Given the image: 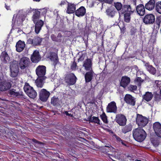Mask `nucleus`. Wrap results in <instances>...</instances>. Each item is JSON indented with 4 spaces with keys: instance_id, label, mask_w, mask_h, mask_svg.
<instances>
[{
    "instance_id": "obj_1",
    "label": "nucleus",
    "mask_w": 161,
    "mask_h": 161,
    "mask_svg": "<svg viewBox=\"0 0 161 161\" xmlns=\"http://www.w3.org/2000/svg\"><path fill=\"white\" fill-rule=\"evenodd\" d=\"M133 135L136 140L138 142H142L146 138L147 133L142 128H138L133 130Z\"/></svg>"
},
{
    "instance_id": "obj_2",
    "label": "nucleus",
    "mask_w": 161,
    "mask_h": 161,
    "mask_svg": "<svg viewBox=\"0 0 161 161\" xmlns=\"http://www.w3.org/2000/svg\"><path fill=\"white\" fill-rule=\"evenodd\" d=\"M24 91L27 95L31 98H35L37 95L36 91L34 89L33 87L30 86L29 83H25L24 87Z\"/></svg>"
},
{
    "instance_id": "obj_3",
    "label": "nucleus",
    "mask_w": 161,
    "mask_h": 161,
    "mask_svg": "<svg viewBox=\"0 0 161 161\" xmlns=\"http://www.w3.org/2000/svg\"><path fill=\"white\" fill-rule=\"evenodd\" d=\"M10 76L12 77H16L19 73V62L14 60L10 63Z\"/></svg>"
},
{
    "instance_id": "obj_4",
    "label": "nucleus",
    "mask_w": 161,
    "mask_h": 161,
    "mask_svg": "<svg viewBox=\"0 0 161 161\" xmlns=\"http://www.w3.org/2000/svg\"><path fill=\"white\" fill-rule=\"evenodd\" d=\"M136 122L140 128H142L145 126L148 122V119L142 115L137 114Z\"/></svg>"
},
{
    "instance_id": "obj_5",
    "label": "nucleus",
    "mask_w": 161,
    "mask_h": 161,
    "mask_svg": "<svg viewBox=\"0 0 161 161\" xmlns=\"http://www.w3.org/2000/svg\"><path fill=\"white\" fill-rule=\"evenodd\" d=\"M77 78L74 74L71 73L65 75L64 80L68 85H72L76 82Z\"/></svg>"
},
{
    "instance_id": "obj_6",
    "label": "nucleus",
    "mask_w": 161,
    "mask_h": 161,
    "mask_svg": "<svg viewBox=\"0 0 161 161\" xmlns=\"http://www.w3.org/2000/svg\"><path fill=\"white\" fill-rule=\"evenodd\" d=\"M7 95L13 97L25 99V95L21 91L16 92V90L14 89L9 90L7 92Z\"/></svg>"
},
{
    "instance_id": "obj_7",
    "label": "nucleus",
    "mask_w": 161,
    "mask_h": 161,
    "mask_svg": "<svg viewBox=\"0 0 161 161\" xmlns=\"http://www.w3.org/2000/svg\"><path fill=\"white\" fill-rule=\"evenodd\" d=\"M30 61L29 58L24 57L20 59L19 66L22 70H24L27 68L30 65Z\"/></svg>"
},
{
    "instance_id": "obj_8",
    "label": "nucleus",
    "mask_w": 161,
    "mask_h": 161,
    "mask_svg": "<svg viewBox=\"0 0 161 161\" xmlns=\"http://www.w3.org/2000/svg\"><path fill=\"white\" fill-rule=\"evenodd\" d=\"M46 67L44 65H39L37 67L36 70V75L39 77H45V76L46 73Z\"/></svg>"
},
{
    "instance_id": "obj_9",
    "label": "nucleus",
    "mask_w": 161,
    "mask_h": 161,
    "mask_svg": "<svg viewBox=\"0 0 161 161\" xmlns=\"http://www.w3.org/2000/svg\"><path fill=\"white\" fill-rule=\"evenodd\" d=\"M115 121L120 126H124L126 124L127 119L124 115L119 114L116 115Z\"/></svg>"
},
{
    "instance_id": "obj_10",
    "label": "nucleus",
    "mask_w": 161,
    "mask_h": 161,
    "mask_svg": "<svg viewBox=\"0 0 161 161\" xmlns=\"http://www.w3.org/2000/svg\"><path fill=\"white\" fill-rule=\"evenodd\" d=\"M50 95V93L46 89H42L39 92V99L42 102H46Z\"/></svg>"
},
{
    "instance_id": "obj_11",
    "label": "nucleus",
    "mask_w": 161,
    "mask_h": 161,
    "mask_svg": "<svg viewBox=\"0 0 161 161\" xmlns=\"http://www.w3.org/2000/svg\"><path fill=\"white\" fill-rule=\"evenodd\" d=\"M155 20L154 15L152 14H148L145 16L143 21L146 24H153Z\"/></svg>"
},
{
    "instance_id": "obj_12",
    "label": "nucleus",
    "mask_w": 161,
    "mask_h": 161,
    "mask_svg": "<svg viewBox=\"0 0 161 161\" xmlns=\"http://www.w3.org/2000/svg\"><path fill=\"white\" fill-rule=\"evenodd\" d=\"M153 130L155 135L161 138V124L159 122H155L153 124Z\"/></svg>"
},
{
    "instance_id": "obj_13",
    "label": "nucleus",
    "mask_w": 161,
    "mask_h": 161,
    "mask_svg": "<svg viewBox=\"0 0 161 161\" xmlns=\"http://www.w3.org/2000/svg\"><path fill=\"white\" fill-rule=\"evenodd\" d=\"M41 57L39 54V51L37 50L34 51L31 55V59L32 62L37 63L41 60Z\"/></svg>"
},
{
    "instance_id": "obj_14",
    "label": "nucleus",
    "mask_w": 161,
    "mask_h": 161,
    "mask_svg": "<svg viewBox=\"0 0 161 161\" xmlns=\"http://www.w3.org/2000/svg\"><path fill=\"white\" fill-rule=\"evenodd\" d=\"M12 84L8 81H2L0 82V91H5L9 90L11 87Z\"/></svg>"
},
{
    "instance_id": "obj_15",
    "label": "nucleus",
    "mask_w": 161,
    "mask_h": 161,
    "mask_svg": "<svg viewBox=\"0 0 161 161\" xmlns=\"http://www.w3.org/2000/svg\"><path fill=\"white\" fill-rule=\"evenodd\" d=\"M107 15L109 17H114L117 14L115 8L112 6L108 7L106 10Z\"/></svg>"
},
{
    "instance_id": "obj_16",
    "label": "nucleus",
    "mask_w": 161,
    "mask_h": 161,
    "mask_svg": "<svg viewBox=\"0 0 161 161\" xmlns=\"http://www.w3.org/2000/svg\"><path fill=\"white\" fill-rule=\"evenodd\" d=\"M106 110L107 112L116 113L117 110L116 103L113 101L109 103L107 107Z\"/></svg>"
},
{
    "instance_id": "obj_17",
    "label": "nucleus",
    "mask_w": 161,
    "mask_h": 161,
    "mask_svg": "<svg viewBox=\"0 0 161 161\" xmlns=\"http://www.w3.org/2000/svg\"><path fill=\"white\" fill-rule=\"evenodd\" d=\"M92 59L87 58L83 62V66L86 71L93 70L92 69Z\"/></svg>"
},
{
    "instance_id": "obj_18",
    "label": "nucleus",
    "mask_w": 161,
    "mask_h": 161,
    "mask_svg": "<svg viewBox=\"0 0 161 161\" xmlns=\"http://www.w3.org/2000/svg\"><path fill=\"white\" fill-rule=\"evenodd\" d=\"M130 78L127 76H124L122 77L120 81V86L125 88L130 83Z\"/></svg>"
},
{
    "instance_id": "obj_19",
    "label": "nucleus",
    "mask_w": 161,
    "mask_h": 161,
    "mask_svg": "<svg viewBox=\"0 0 161 161\" xmlns=\"http://www.w3.org/2000/svg\"><path fill=\"white\" fill-rule=\"evenodd\" d=\"M35 24V31L37 34H38L42 29L44 24V22L42 20H37L36 22H33Z\"/></svg>"
},
{
    "instance_id": "obj_20",
    "label": "nucleus",
    "mask_w": 161,
    "mask_h": 161,
    "mask_svg": "<svg viewBox=\"0 0 161 161\" xmlns=\"http://www.w3.org/2000/svg\"><path fill=\"white\" fill-rule=\"evenodd\" d=\"M124 100L128 104L134 106L135 104V98L131 95L126 94L124 97Z\"/></svg>"
},
{
    "instance_id": "obj_21",
    "label": "nucleus",
    "mask_w": 161,
    "mask_h": 161,
    "mask_svg": "<svg viewBox=\"0 0 161 161\" xmlns=\"http://www.w3.org/2000/svg\"><path fill=\"white\" fill-rule=\"evenodd\" d=\"M145 6L143 4H140L136 7V11L137 13L140 16H142L145 14Z\"/></svg>"
},
{
    "instance_id": "obj_22",
    "label": "nucleus",
    "mask_w": 161,
    "mask_h": 161,
    "mask_svg": "<svg viewBox=\"0 0 161 161\" xmlns=\"http://www.w3.org/2000/svg\"><path fill=\"white\" fill-rule=\"evenodd\" d=\"M25 47V42L20 40L16 43V50L19 52H21L24 49Z\"/></svg>"
},
{
    "instance_id": "obj_23",
    "label": "nucleus",
    "mask_w": 161,
    "mask_h": 161,
    "mask_svg": "<svg viewBox=\"0 0 161 161\" xmlns=\"http://www.w3.org/2000/svg\"><path fill=\"white\" fill-rule=\"evenodd\" d=\"M86 12V9L83 6L80 7L75 11V15L78 17L83 16Z\"/></svg>"
},
{
    "instance_id": "obj_24",
    "label": "nucleus",
    "mask_w": 161,
    "mask_h": 161,
    "mask_svg": "<svg viewBox=\"0 0 161 161\" xmlns=\"http://www.w3.org/2000/svg\"><path fill=\"white\" fill-rule=\"evenodd\" d=\"M155 0H150L145 5V8L149 10H152L155 6Z\"/></svg>"
},
{
    "instance_id": "obj_25",
    "label": "nucleus",
    "mask_w": 161,
    "mask_h": 161,
    "mask_svg": "<svg viewBox=\"0 0 161 161\" xmlns=\"http://www.w3.org/2000/svg\"><path fill=\"white\" fill-rule=\"evenodd\" d=\"M145 66L146 67L147 71L150 73L154 75L156 74L157 72L156 69L152 65H150L149 63H145Z\"/></svg>"
},
{
    "instance_id": "obj_26",
    "label": "nucleus",
    "mask_w": 161,
    "mask_h": 161,
    "mask_svg": "<svg viewBox=\"0 0 161 161\" xmlns=\"http://www.w3.org/2000/svg\"><path fill=\"white\" fill-rule=\"evenodd\" d=\"M135 11V9H132L130 5L124 4L123 5V8L121 10V14H122L126 12L130 13V11H133L134 13Z\"/></svg>"
},
{
    "instance_id": "obj_27",
    "label": "nucleus",
    "mask_w": 161,
    "mask_h": 161,
    "mask_svg": "<svg viewBox=\"0 0 161 161\" xmlns=\"http://www.w3.org/2000/svg\"><path fill=\"white\" fill-rule=\"evenodd\" d=\"M94 73L93 70H90L86 73L85 75V78L86 83L89 82L91 81L93 78Z\"/></svg>"
},
{
    "instance_id": "obj_28",
    "label": "nucleus",
    "mask_w": 161,
    "mask_h": 161,
    "mask_svg": "<svg viewBox=\"0 0 161 161\" xmlns=\"http://www.w3.org/2000/svg\"><path fill=\"white\" fill-rule=\"evenodd\" d=\"M108 157L113 161H116L115 159H119L120 158V153L118 151H115L112 154H108Z\"/></svg>"
},
{
    "instance_id": "obj_29",
    "label": "nucleus",
    "mask_w": 161,
    "mask_h": 161,
    "mask_svg": "<svg viewBox=\"0 0 161 161\" xmlns=\"http://www.w3.org/2000/svg\"><path fill=\"white\" fill-rule=\"evenodd\" d=\"M33 10L34 11L33 12V15L32 16V19L33 22H36L37 20H38L41 17V12L38 10V9H35Z\"/></svg>"
},
{
    "instance_id": "obj_30",
    "label": "nucleus",
    "mask_w": 161,
    "mask_h": 161,
    "mask_svg": "<svg viewBox=\"0 0 161 161\" xmlns=\"http://www.w3.org/2000/svg\"><path fill=\"white\" fill-rule=\"evenodd\" d=\"M68 7L67 8V13L68 14H71L75 12V5L68 3Z\"/></svg>"
},
{
    "instance_id": "obj_31",
    "label": "nucleus",
    "mask_w": 161,
    "mask_h": 161,
    "mask_svg": "<svg viewBox=\"0 0 161 161\" xmlns=\"http://www.w3.org/2000/svg\"><path fill=\"white\" fill-rule=\"evenodd\" d=\"M153 97V95L151 92H146L142 96L143 99L147 102L150 101Z\"/></svg>"
},
{
    "instance_id": "obj_32",
    "label": "nucleus",
    "mask_w": 161,
    "mask_h": 161,
    "mask_svg": "<svg viewBox=\"0 0 161 161\" xmlns=\"http://www.w3.org/2000/svg\"><path fill=\"white\" fill-rule=\"evenodd\" d=\"M46 78H45L44 77H43V78L38 77L35 81V83L37 87L42 88L44 84L43 81Z\"/></svg>"
},
{
    "instance_id": "obj_33",
    "label": "nucleus",
    "mask_w": 161,
    "mask_h": 161,
    "mask_svg": "<svg viewBox=\"0 0 161 161\" xmlns=\"http://www.w3.org/2000/svg\"><path fill=\"white\" fill-rule=\"evenodd\" d=\"M0 58L1 60L5 63H6L7 61L9 59V57L7 52L5 51L2 52L0 55Z\"/></svg>"
},
{
    "instance_id": "obj_34",
    "label": "nucleus",
    "mask_w": 161,
    "mask_h": 161,
    "mask_svg": "<svg viewBox=\"0 0 161 161\" xmlns=\"http://www.w3.org/2000/svg\"><path fill=\"white\" fill-rule=\"evenodd\" d=\"M62 37L61 33H59L57 36H56L54 34H52L51 36V37L53 41L61 42L62 41L61 37Z\"/></svg>"
},
{
    "instance_id": "obj_35",
    "label": "nucleus",
    "mask_w": 161,
    "mask_h": 161,
    "mask_svg": "<svg viewBox=\"0 0 161 161\" xmlns=\"http://www.w3.org/2000/svg\"><path fill=\"white\" fill-rule=\"evenodd\" d=\"M133 11H130V13L126 12L124 14V20L126 23H129L130 21L131 14L133 13Z\"/></svg>"
},
{
    "instance_id": "obj_36",
    "label": "nucleus",
    "mask_w": 161,
    "mask_h": 161,
    "mask_svg": "<svg viewBox=\"0 0 161 161\" xmlns=\"http://www.w3.org/2000/svg\"><path fill=\"white\" fill-rule=\"evenodd\" d=\"M42 41V38L38 36H36L33 39V46L40 45Z\"/></svg>"
},
{
    "instance_id": "obj_37",
    "label": "nucleus",
    "mask_w": 161,
    "mask_h": 161,
    "mask_svg": "<svg viewBox=\"0 0 161 161\" xmlns=\"http://www.w3.org/2000/svg\"><path fill=\"white\" fill-rule=\"evenodd\" d=\"M50 59L53 62V64L54 66L56 65L58 62V57L56 54L50 56Z\"/></svg>"
},
{
    "instance_id": "obj_38",
    "label": "nucleus",
    "mask_w": 161,
    "mask_h": 161,
    "mask_svg": "<svg viewBox=\"0 0 161 161\" xmlns=\"http://www.w3.org/2000/svg\"><path fill=\"white\" fill-rule=\"evenodd\" d=\"M88 119H89L88 120L90 122H91L100 124V120L98 117L93 116L92 117H90Z\"/></svg>"
},
{
    "instance_id": "obj_39",
    "label": "nucleus",
    "mask_w": 161,
    "mask_h": 161,
    "mask_svg": "<svg viewBox=\"0 0 161 161\" xmlns=\"http://www.w3.org/2000/svg\"><path fill=\"white\" fill-rule=\"evenodd\" d=\"M132 130V126L131 125H128L124 127L122 129V132L124 133H126Z\"/></svg>"
},
{
    "instance_id": "obj_40",
    "label": "nucleus",
    "mask_w": 161,
    "mask_h": 161,
    "mask_svg": "<svg viewBox=\"0 0 161 161\" xmlns=\"http://www.w3.org/2000/svg\"><path fill=\"white\" fill-rule=\"evenodd\" d=\"M159 137H154L152 138L151 141L152 143L155 146H158L160 142V140H159Z\"/></svg>"
},
{
    "instance_id": "obj_41",
    "label": "nucleus",
    "mask_w": 161,
    "mask_h": 161,
    "mask_svg": "<svg viewBox=\"0 0 161 161\" xmlns=\"http://www.w3.org/2000/svg\"><path fill=\"white\" fill-rule=\"evenodd\" d=\"M113 136L116 139V141L117 142L119 143H121L123 145L126 146V144L125 143V141L122 140L120 137L118 136L115 134Z\"/></svg>"
},
{
    "instance_id": "obj_42",
    "label": "nucleus",
    "mask_w": 161,
    "mask_h": 161,
    "mask_svg": "<svg viewBox=\"0 0 161 161\" xmlns=\"http://www.w3.org/2000/svg\"><path fill=\"white\" fill-rule=\"evenodd\" d=\"M51 103L54 106L58 105L59 103V99L57 97H53L51 99Z\"/></svg>"
},
{
    "instance_id": "obj_43",
    "label": "nucleus",
    "mask_w": 161,
    "mask_h": 161,
    "mask_svg": "<svg viewBox=\"0 0 161 161\" xmlns=\"http://www.w3.org/2000/svg\"><path fill=\"white\" fill-rule=\"evenodd\" d=\"M114 6L118 11L121 10L123 8V5L121 3L115 2L114 3Z\"/></svg>"
},
{
    "instance_id": "obj_44",
    "label": "nucleus",
    "mask_w": 161,
    "mask_h": 161,
    "mask_svg": "<svg viewBox=\"0 0 161 161\" xmlns=\"http://www.w3.org/2000/svg\"><path fill=\"white\" fill-rule=\"evenodd\" d=\"M156 11L160 14H161V2H158L155 5Z\"/></svg>"
},
{
    "instance_id": "obj_45",
    "label": "nucleus",
    "mask_w": 161,
    "mask_h": 161,
    "mask_svg": "<svg viewBox=\"0 0 161 161\" xmlns=\"http://www.w3.org/2000/svg\"><path fill=\"white\" fill-rule=\"evenodd\" d=\"M128 89L129 91L134 92V91L137 90V87L136 85H130L128 86Z\"/></svg>"
},
{
    "instance_id": "obj_46",
    "label": "nucleus",
    "mask_w": 161,
    "mask_h": 161,
    "mask_svg": "<svg viewBox=\"0 0 161 161\" xmlns=\"http://www.w3.org/2000/svg\"><path fill=\"white\" fill-rule=\"evenodd\" d=\"M111 148L109 147L108 146H105L103 148L102 150L103 153L108 154V153L111 151Z\"/></svg>"
},
{
    "instance_id": "obj_47",
    "label": "nucleus",
    "mask_w": 161,
    "mask_h": 161,
    "mask_svg": "<svg viewBox=\"0 0 161 161\" xmlns=\"http://www.w3.org/2000/svg\"><path fill=\"white\" fill-rule=\"evenodd\" d=\"M100 116L103 122L105 123H108L107 116H106L105 113H103Z\"/></svg>"
},
{
    "instance_id": "obj_48",
    "label": "nucleus",
    "mask_w": 161,
    "mask_h": 161,
    "mask_svg": "<svg viewBox=\"0 0 161 161\" xmlns=\"http://www.w3.org/2000/svg\"><path fill=\"white\" fill-rule=\"evenodd\" d=\"M77 66V63L75 62V60L72 63V64L71 65V69L72 70H75L76 69V67Z\"/></svg>"
},
{
    "instance_id": "obj_49",
    "label": "nucleus",
    "mask_w": 161,
    "mask_h": 161,
    "mask_svg": "<svg viewBox=\"0 0 161 161\" xmlns=\"http://www.w3.org/2000/svg\"><path fill=\"white\" fill-rule=\"evenodd\" d=\"M31 140L34 142L37 143L40 145H44V144L42 142L39 141L35 138L32 139H31Z\"/></svg>"
},
{
    "instance_id": "obj_50",
    "label": "nucleus",
    "mask_w": 161,
    "mask_h": 161,
    "mask_svg": "<svg viewBox=\"0 0 161 161\" xmlns=\"http://www.w3.org/2000/svg\"><path fill=\"white\" fill-rule=\"evenodd\" d=\"M161 96L160 94L156 93L154 95V100L156 101H159L161 99Z\"/></svg>"
},
{
    "instance_id": "obj_51",
    "label": "nucleus",
    "mask_w": 161,
    "mask_h": 161,
    "mask_svg": "<svg viewBox=\"0 0 161 161\" xmlns=\"http://www.w3.org/2000/svg\"><path fill=\"white\" fill-rule=\"evenodd\" d=\"M85 55L84 54H82L79 57L78 59V62L80 61H82L84 60L85 58Z\"/></svg>"
},
{
    "instance_id": "obj_52",
    "label": "nucleus",
    "mask_w": 161,
    "mask_h": 161,
    "mask_svg": "<svg viewBox=\"0 0 161 161\" xmlns=\"http://www.w3.org/2000/svg\"><path fill=\"white\" fill-rule=\"evenodd\" d=\"M137 30L136 28L133 27H132L130 31V32L131 33V35H134L135 34V33L136 32Z\"/></svg>"
},
{
    "instance_id": "obj_53",
    "label": "nucleus",
    "mask_w": 161,
    "mask_h": 161,
    "mask_svg": "<svg viewBox=\"0 0 161 161\" xmlns=\"http://www.w3.org/2000/svg\"><path fill=\"white\" fill-rule=\"evenodd\" d=\"M33 39L30 38L27 40L26 43L27 44H31L33 46Z\"/></svg>"
},
{
    "instance_id": "obj_54",
    "label": "nucleus",
    "mask_w": 161,
    "mask_h": 161,
    "mask_svg": "<svg viewBox=\"0 0 161 161\" xmlns=\"http://www.w3.org/2000/svg\"><path fill=\"white\" fill-rule=\"evenodd\" d=\"M161 22V19L159 17H158L156 18V24L159 26Z\"/></svg>"
},
{
    "instance_id": "obj_55",
    "label": "nucleus",
    "mask_w": 161,
    "mask_h": 161,
    "mask_svg": "<svg viewBox=\"0 0 161 161\" xmlns=\"http://www.w3.org/2000/svg\"><path fill=\"white\" fill-rule=\"evenodd\" d=\"M155 83L157 87L160 88L161 85V81L159 80H156L155 81Z\"/></svg>"
},
{
    "instance_id": "obj_56",
    "label": "nucleus",
    "mask_w": 161,
    "mask_h": 161,
    "mask_svg": "<svg viewBox=\"0 0 161 161\" xmlns=\"http://www.w3.org/2000/svg\"><path fill=\"white\" fill-rule=\"evenodd\" d=\"M114 0H103V2H104L105 3H107L109 4H111Z\"/></svg>"
},
{
    "instance_id": "obj_57",
    "label": "nucleus",
    "mask_w": 161,
    "mask_h": 161,
    "mask_svg": "<svg viewBox=\"0 0 161 161\" xmlns=\"http://www.w3.org/2000/svg\"><path fill=\"white\" fill-rule=\"evenodd\" d=\"M63 114H65L67 116H69L70 117H73V114H69L68 112L67 111H64L63 112Z\"/></svg>"
},
{
    "instance_id": "obj_58",
    "label": "nucleus",
    "mask_w": 161,
    "mask_h": 161,
    "mask_svg": "<svg viewBox=\"0 0 161 161\" xmlns=\"http://www.w3.org/2000/svg\"><path fill=\"white\" fill-rule=\"evenodd\" d=\"M135 80L137 82H142L143 81V80H142L141 77H137Z\"/></svg>"
},
{
    "instance_id": "obj_59",
    "label": "nucleus",
    "mask_w": 161,
    "mask_h": 161,
    "mask_svg": "<svg viewBox=\"0 0 161 161\" xmlns=\"http://www.w3.org/2000/svg\"><path fill=\"white\" fill-rule=\"evenodd\" d=\"M66 2H67V3H68V2H67V1H62L61 2V3H60V5L62 6V5H64L65 3H66Z\"/></svg>"
},
{
    "instance_id": "obj_60",
    "label": "nucleus",
    "mask_w": 161,
    "mask_h": 161,
    "mask_svg": "<svg viewBox=\"0 0 161 161\" xmlns=\"http://www.w3.org/2000/svg\"><path fill=\"white\" fill-rule=\"evenodd\" d=\"M17 17V15L14 14V16H13V21H14V20H15V19H16V17Z\"/></svg>"
},
{
    "instance_id": "obj_61",
    "label": "nucleus",
    "mask_w": 161,
    "mask_h": 161,
    "mask_svg": "<svg viewBox=\"0 0 161 161\" xmlns=\"http://www.w3.org/2000/svg\"><path fill=\"white\" fill-rule=\"evenodd\" d=\"M41 11H42V10H44V11L43 12H44V13H46L47 12V10L46 9H45L44 8H43L42 9H40Z\"/></svg>"
},
{
    "instance_id": "obj_62",
    "label": "nucleus",
    "mask_w": 161,
    "mask_h": 161,
    "mask_svg": "<svg viewBox=\"0 0 161 161\" xmlns=\"http://www.w3.org/2000/svg\"><path fill=\"white\" fill-rule=\"evenodd\" d=\"M5 7L7 10L10 9L9 6H7L5 4Z\"/></svg>"
},
{
    "instance_id": "obj_63",
    "label": "nucleus",
    "mask_w": 161,
    "mask_h": 161,
    "mask_svg": "<svg viewBox=\"0 0 161 161\" xmlns=\"http://www.w3.org/2000/svg\"><path fill=\"white\" fill-rule=\"evenodd\" d=\"M104 74V76H105L106 75V74L105 73H104V71H103L102 72V75H103V74Z\"/></svg>"
},
{
    "instance_id": "obj_64",
    "label": "nucleus",
    "mask_w": 161,
    "mask_h": 161,
    "mask_svg": "<svg viewBox=\"0 0 161 161\" xmlns=\"http://www.w3.org/2000/svg\"><path fill=\"white\" fill-rule=\"evenodd\" d=\"M134 2V5L135 6L136 5V0H134V1H133Z\"/></svg>"
}]
</instances>
